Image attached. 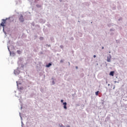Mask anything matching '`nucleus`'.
<instances>
[{"mask_svg": "<svg viewBox=\"0 0 127 127\" xmlns=\"http://www.w3.org/2000/svg\"><path fill=\"white\" fill-rule=\"evenodd\" d=\"M63 101H64L63 100H61V103H63Z\"/></svg>", "mask_w": 127, "mask_h": 127, "instance_id": "nucleus-11", "label": "nucleus"}, {"mask_svg": "<svg viewBox=\"0 0 127 127\" xmlns=\"http://www.w3.org/2000/svg\"><path fill=\"white\" fill-rule=\"evenodd\" d=\"M107 62H111V57H107Z\"/></svg>", "mask_w": 127, "mask_h": 127, "instance_id": "nucleus-5", "label": "nucleus"}, {"mask_svg": "<svg viewBox=\"0 0 127 127\" xmlns=\"http://www.w3.org/2000/svg\"><path fill=\"white\" fill-rule=\"evenodd\" d=\"M94 58H96V55L93 56Z\"/></svg>", "mask_w": 127, "mask_h": 127, "instance_id": "nucleus-12", "label": "nucleus"}, {"mask_svg": "<svg viewBox=\"0 0 127 127\" xmlns=\"http://www.w3.org/2000/svg\"><path fill=\"white\" fill-rule=\"evenodd\" d=\"M95 95L96 96H98V95H99V91H97V92H95Z\"/></svg>", "mask_w": 127, "mask_h": 127, "instance_id": "nucleus-8", "label": "nucleus"}, {"mask_svg": "<svg viewBox=\"0 0 127 127\" xmlns=\"http://www.w3.org/2000/svg\"><path fill=\"white\" fill-rule=\"evenodd\" d=\"M102 49H104V47H103L102 48Z\"/></svg>", "mask_w": 127, "mask_h": 127, "instance_id": "nucleus-13", "label": "nucleus"}, {"mask_svg": "<svg viewBox=\"0 0 127 127\" xmlns=\"http://www.w3.org/2000/svg\"><path fill=\"white\" fill-rule=\"evenodd\" d=\"M114 74H115V71H111L110 73V76H114Z\"/></svg>", "mask_w": 127, "mask_h": 127, "instance_id": "nucleus-4", "label": "nucleus"}, {"mask_svg": "<svg viewBox=\"0 0 127 127\" xmlns=\"http://www.w3.org/2000/svg\"><path fill=\"white\" fill-rule=\"evenodd\" d=\"M76 69H78V66H76Z\"/></svg>", "mask_w": 127, "mask_h": 127, "instance_id": "nucleus-14", "label": "nucleus"}, {"mask_svg": "<svg viewBox=\"0 0 127 127\" xmlns=\"http://www.w3.org/2000/svg\"><path fill=\"white\" fill-rule=\"evenodd\" d=\"M19 20L21 22H23L24 21V20L23 19V16L21 15L19 17Z\"/></svg>", "mask_w": 127, "mask_h": 127, "instance_id": "nucleus-2", "label": "nucleus"}, {"mask_svg": "<svg viewBox=\"0 0 127 127\" xmlns=\"http://www.w3.org/2000/svg\"><path fill=\"white\" fill-rule=\"evenodd\" d=\"M67 127H70V126H67Z\"/></svg>", "mask_w": 127, "mask_h": 127, "instance_id": "nucleus-15", "label": "nucleus"}, {"mask_svg": "<svg viewBox=\"0 0 127 127\" xmlns=\"http://www.w3.org/2000/svg\"><path fill=\"white\" fill-rule=\"evenodd\" d=\"M36 6H37V7H41V5H39V4H37Z\"/></svg>", "mask_w": 127, "mask_h": 127, "instance_id": "nucleus-9", "label": "nucleus"}, {"mask_svg": "<svg viewBox=\"0 0 127 127\" xmlns=\"http://www.w3.org/2000/svg\"><path fill=\"white\" fill-rule=\"evenodd\" d=\"M63 105H64V109H65V110H66V109H67V103H66V102H64V103H63Z\"/></svg>", "mask_w": 127, "mask_h": 127, "instance_id": "nucleus-3", "label": "nucleus"}, {"mask_svg": "<svg viewBox=\"0 0 127 127\" xmlns=\"http://www.w3.org/2000/svg\"><path fill=\"white\" fill-rule=\"evenodd\" d=\"M40 40H43V37H40Z\"/></svg>", "mask_w": 127, "mask_h": 127, "instance_id": "nucleus-10", "label": "nucleus"}, {"mask_svg": "<svg viewBox=\"0 0 127 127\" xmlns=\"http://www.w3.org/2000/svg\"><path fill=\"white\" fill-rule=\"evenodd\" d=\"M52 64L51 63H49L48 64L46 65V67H47V68L49 67L50 66H51Z\"/></svg>", "mask_w": 127, "mask_h": 127, "instance_id": "nucleus-6", "label": "nucleus"}, {"mask_svg": "<svg viewBox=\"0 0 127 127\" xmlns=\"http://www.w3.org/2000/svg\"><path fill=\"white\" fill-rule=\"evenodd\" d=\"M17 53H18V54H21V52L19 50L17 51Z\"/></svg>", "mask_w": 127, "mask_h": 127, "instance_id": "nucleus-7", "label": "nucleus"}, {"mask_svg": "<svg viewBox=\"0 0 127 127\" xmlns=\"http://www.w3.org/2000/svg\"><path fill=\"white\" fill-rule=\"evenodd\" d=\"M2 21L0 25L1 26H3V27H4V26H5V25H4V24H5V23L6 22V20L2 19Z\"/></svg>", "mask_w": 127, "mask_h": 127, "instance_id": "nucleus-1", "label": "nucleus"}]
</instances>
